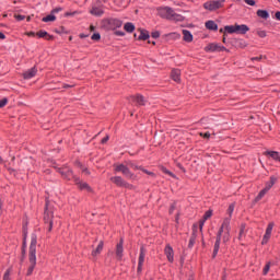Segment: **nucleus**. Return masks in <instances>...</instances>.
<instances>
[{
	"label": "nucleus",
	"instance_id": "1",
	"mask_svg": "<svg viewBox=\"0 0 280 280\" xmlns=\"http://www.w3.org/2000/svg\"><path fill=\"white\" fill-rule=\"evenodd\" d=\"M226 243L229 240H231V218H225L223 220V223L221 224V228L219 229V232L217 234V240L214 243V249L212 257H217L218 253L220 250V242Z\"/></svg>",
	"mask_w": 280,
	"mask_h": 280
},
{
	"label": "nucleus",
	"instance_id": "2",
	"mask_svg": "<svg viewBox=\"0 0 280 280\" xmlns=\"http://www.w3.org/2000/svg\"><path fill=\"white\" fill-rule=\"evenodd\" d=\"M36 244H38V240L36 237V234H32L30 252H28L30 266H28V269H27V272H26V277H32V273L34 272V269L36 268Z\"/></svg>",
	"mask_w": 280,
	"mask_h": 280
},
{
	"label": "nucleus",
	"instance_id": "3",
	"mask_svg": "<svg viewBox=\"0 0 280 280\" xmlns=\"http://www.w3.org/2000/svg\"><path fill=\"white\" fill-rule=\"evenodd\" d=\"M159 15L161 19H166L167 21H177L183 22L185 21V18L178 13L174 12V9L170 7H162L159 9Z\"/></svg>",
	"mask_w": 280,
	"mask_h": 280
},
{
	"label": "nucleus",
	"instance_id": "4",
	"mask_svg": "<svg viewBox=\"0 0 280 280\" xmlns=\"http://www.w3.org/2000/svg\"><path fill=\"white\" fill-rule=\"evenodd\" d=\"M114 172H121L125 178H129V180H137V175L130 172V168L125 164H115Z\"/></svg>",
	"mask_w": 280,
	"mask_h": 280
},
{
	"label": "nucleus",
	"instance_id": "5",
	"mask_svg": "<svg viewBox=\"0 0 280 280\" xmlns=\"http://www.w3.org/2000/svg\"><path fill=\"white\" fill-rule=\"evenodd\" d=\"M44 222L48 224V231L51 233V230L54 229V209L49 208V201H46Z\"/></svg>",
	"mask_w": 280,
	"mask_h": 280
},
{
	"label": "nucleus",
	"instance_id": "6",
	"mask_svg": "<svg viewBox=\"0 0 280 280\" xmlns=\"http://www.w3.org/2000/svg\"><path fill=\"white\" fill-rule=\"evenodd\" d=\"M224 3H226V0H210L203 3V8L209 12H215V10L224 8Z\"/></svg>",
	"mask_w": 280,
	"mask_h": 280
},
{
	"label": "nucleus",
	"instance_id": "7",
	"mask_svg": "<svg viewBox=\"0 0 280 280\" xmlns=\"http://www.w3.org/2000/svg\"><path fill=\"white\" fill-rule=\"evenodd\" d=\"M110 182L114 183L117 187H125L126 189L135 190L137 187L135 185L126 182L121 176L110 177Z\"/></svg>",
	"mask_w": 280,
	"mask_h": 280
},
{
	"label": "nucleus",
	"instance_id": "8",
	"mask_svg": "<svg viewBox=\"0 0 280 280\" xmlns=\"http://www.w3.org/2000/svg\"><path fill=\"white\" fill-rule=\"evenodd\" d=\"M74 183L81 191H88V194H93V188H91L88 183L80 180L79 177L74 178Z\"/></svg>",
	"mask_w": 280,
	"mask_h": 280
},
{
	"label": "nucleus",
	"instance_id": "9",
	"mask_svg": "<svg viewBox=\"0 0 280 280\" xmlns=\"http://www.w3.org/2000/svg\"><path fill=\"white\" fill-rule=\"evenodd\" d=\"M107 30H118L124 25V22L119 19H109L106 21Z\"/></svg>",
	"mask_w": 280,
	"mask_h": 280
},
{
	"label": "nucleus",
	"instance_id": "10",
	"mask_svg": "<svg viewBox=\"0 0 280 280\" xmlns=\"http://www.w3.org/2000/svg\"><path fill=\"white\" fill-rule=\"evenodd\" d=\"M205 51H229V49L220 44L211 43L205 47Z\"/></svg>",
	"mask_w": 280,
	"mask_h": 280
},
{
	"label": "nucleus",
	"instance_id": "11",
	"mask_svg": "<svg viewBox=\"0 0 280 280\" xmlns=\"http://www.w3.org/2000/svg\"><path fill=\"white\" fill-rule=\"evenodd\" d=\"M145 262V247H140V255L138 259V272H141L143 270V264Z\"/></svg>",
	"mask_w": 280,
	"mask_h": 280
},
{
	"label": "nucleus",
	"instance_id": "12",
	"mask_svg": "<svg viewBox=\"0 0 280 280\" xmlns=\"http://www.w3.org/2000/svg\"><path fill=\"white\" fill-rule=\"evenodd\" d=\"M62 177L66 178V180H75V176L73 175V171H71L69 167L60 168L59 170Z\"/></svg>",
	"mask_w": 280,
	"mask_h": 280
},
{
	"label": "nucleus",
	"instance_id": "13",
	"mask_svg": "<svg viewBox=\"0 0 280 280\" xmlns=\"http://www.w3.org/2000/svg\"><path fill=\"white\" fill-rule=\"evenodd\" d=\"M129 102H136L138 106H145V97L141 94L129 96Z\"/></svg>",
	"mask_w": 280,
	"mask_h": 280
},
{
	"label": "nucleus",
	"instance_id": "14",
	"mask_svg": "<svg viewBox=\"0 0 280 280\" xmlns=\"http://www.w3.org/2000/svg\"><path fill=\"white\" fill-rule=\"evenodd\" d=\"M164 254L166 255L167 261H170V264H174V248H172V245L167 244L165 246Z\"/></svg>",
	"mask_w": 280,
	"mask_h": 280
},
{
	"label": "nucleus",
	"instance_id": "15",
	"mask_svg": "<svg viewBox=\"0 0 280 280\" xmlns=\"http://www.w3.org/2000/svg\"><path fill=\"white\" fill-rule=\"evenodd\" d=\"M38 73V69H36V67H33L28 70H26L24 73H23V78L24 80H32V78H35V75Z\"/></svg>",
	"mask_w": 280,
	"mask_h": 280
},
{
	"label": "nucleus",
	"instance_id": "16",
	"mask_svg": "<svg viewBox=\"0 0 280 280\" xmlns=\"http://www.w3.org/2000/svg\"><path fill=\"white\" fill-rule=\"evenodd\" d=\"M116 257L117 259L124 257V238H120L119 243L116 245Z\"/></svg>",
	"mask_w": 280,
	"mask_h": 280
},
{
	"label": "nucleus",
	"instance_id": "17",
	"mask_svg": "<svg viewBox=\"0 0 280 280\" xmlns=\"http://www.w3.org/2000/svg\"><path fill=\"white\" fill-rule=\"evenodd\" d=\"M211 215H213V211L208 210V211L205 212L202 220L199 221V231L202 232V229L205 226V222H207V220H209V218H211Z\"/></svg>",
	"mask_w": 280,
	"mask_h": 280
},
{
	"label": "nucleus",
	"instance_id": "18",
	"mask_svg": "<svg viewBox=\"0 0 280 280\" xmlns=\"http://www.w3.org/2000/svg\"><path fill=\"white\" fill-rule=\"evenodd\" d=\"M264 155L270 156L273 161H278V163H280V153L277 151H266Z\"/></svg>",
	"mask_w": 280,
	"mask_h": 280
},
{
	"label": "nucleus",
	"instance_id": "19",
	"mask_svg": "<svg viewBox=\"0 0 280 280\" xmlns=\"http://www.w3.org/2000/svg\"><path fill=\"white\" fill-rule=\"evenodd\" d=\"M236 25V34H246L249 32V27L246 24H235Z\"/></svg>",
	"mask_w": 280,
	"mask_h": 280
},
{
	"label": "nucleus",
	"instance_id": "20",
	"mask_svg": "<svg viewBox=\"0 0 280 280\" xmlns=\"http://www.w3.org/2000/svg\"><path fill=\"white\" fill-rule=\"evenodd\" d=\"M183 36L185 43H191L194 40V35L188 30H183Z\"/></svg>",
	"mask_w": 280,
	"mask_h": 280
},
{
	"label": "nucleus",
	"instance_id": "21",
	"mask_svg": "<svg viewBox=\"0 0 280 280\" xmlns=\"http://www.w3.org/2000/svg\"><path fill=\"white\" fill-rule=\"evenodd\" d=\"M171 78H172V80H174V82L179 83L180 82V70L173 69L171 72Z\"/></svg>",
	"mask_w": 280,
	"mask_h": 280
},
{
	"label": "nucleus",
	"instance_id": "22",
	"mask_svg": "<svg viewBox=\"0 0 280 280\" xmlns=\"http://www.w3.org/2000/svg\"><path fill=\"white\" fill-rule=\"evenodd\" d=\"M90 14L93 16H102V14H104V9L100 7H93L90 11Z\"/></svg>",
	"mask_w": 280,
	"mask_h": 280
},
{
	"label": "nucleus",
	"instance_id": "23",
	"mask_svg": "<svg viewBox=\"0 0 280 280\" xmlns=\"http://www.w3.org/2000/svg\"><path fill=\"white\" fill-rule=\"evenodd\" d=\"M206 28L211 30L212 32H218V25L213 20H209L206 22Z\"/></svg>",
	"mask_w": 280,
	"mask_h": 280
},
{
	"label": "nucleus",
	"instance_id": "24",
	"mask_svg": "<svg viewBox=\"0 0 280 280\" xmlns=\"http://www.w3.org/2000/svg\"><path fill=\"white\" fill-rule=\"evenodd\" d=\"M36 36H38V38H46V40H51L54 38V36L49 35L46 31L37 32Z\"/></svg>",
	"mask_w": 280,
	"mask_h": 280
},
{
	"label": "nucleus",
	"instance_id": "25",
	"mask_svg": "<svg viewBox=\"0 0 280 280\" xmlns=\"http://www.w3.org/2000/svg\"><path fill=\"white\" fill-rule=\"evenodd\" d=\"M276 183H277V177L271 176V177H270V180L266 183L265 189H266L267 191H269V189H272V187H275V184H276Z\"/></svg>",
	"mask_w": 280,
	"mask_h": 280
},
{
	"label": "nucleus",
	"instance_id": "26",
	"mask_svg": "<svg viewBox=\"0 0 280 280\" xmlns=\"http://www.w3.org/2000/svg\"><path fill=\"white\" fill-rule=\"evenodd\" d=\"M102 250H104V242H103V241H101V242L98 243L96 249H94V250L92 252L93 257H97V255H100V253H102Z\"/></svg>",
	"mask_w": 280,
	"mask_h": 280
},
{
	"label": "nucleus",
	"instance_id": "27",
	"mask_svg": "<svg viewBox=\"0 0 280 280\" xmlns=\"http://www.w3.org/2000/svg\"><path fill=\"white\" fill-rule=\"evenodd\" d=\"M124 30L125 32H127L128 34H132V32H135V24L132 22H127L124 25Z\"/></svg>",
	"mask_w": 280,
	"mask_h": 280
},
{
	"label": "nucleus",
	"instance_id": "28",
	"mask_svg": "<svg viewBox=\"0 0 280 280\" xmlns=\"http://www.w3.org/2000/svg\"><path fill=\"white\" fill-rule=\"evenodd\" d=\"M257 16H259V19H270V13H268V11L266 10H258L257 11Z\"/></svg>",
	"mask_w": 280,
	"mask_h": 280
},
{
	"label": "nucleus",
	"instance_id": "29",
	"mask_svg": "<svg viewBox=\"0 0 280 280\" xmlns=\"http://www.w3.org/2000/svg\"><path fill=\"white\" fill-rule=\"evenodd\" d=\"M224 31L228 33V34H236V25H226L224 26Z\"/></svg>",
	"mask_w": 280,
	"mask_h": 280
},
{
	"label": "nucleus",
	"instance_id": "30",
	"mask_svg": "<svg viewBox=\"0 0 280 280\" xmlns=\"http://www.w3.org/2000/svg\"><path fill=\"white\" fill-rule=\"evenodd\" d=\"M150 38V33L148 31H141L138 40H148Z\"/></svg>",
	"mask_w": 280,
	"mask_h": 280
},
{
	"label": "nucleus",
	"instance_id": "31",
	"mask_svg": "<svg viewBox=\"0 0 280 280\" xmlns=\"http://www.w3.org/2000/svg\"><path fill=\"white\" fill-rule=\"evenodd\" d=\"M42 21H43L44 23L54 22V21H56V15H54V13H51V14H49V15L43 18Z\"/></svg>",
	"mask_w": 280,
	"mask_h": 280
},
{
	"label": "nucleus",
	"instance_id": "32",
	"mask_svg": "<svg viewBox=\"0 0 280 280\" xmlns=\"http://www.w3.org/2000/svg\"><path fill=\"white\" fill-rule=\"evenodd\" d=\"M12 268H8L3 275V279L2 280H12Z\"/></svg>",
	"mask_w": 280,
	"mask_h": 280
},
{
	"label": "nucleus",
	"instance_id": "33",
	"mask_svg": "<svg viewBox=\"0 0 280 280\" xmlns=\"http://www.w3.org/2000/svg\"><path fill=\"white\" fill-rule=\"evenodd\" d=\"M268 190L266 189V188H264V189H261L260 191H259V194L257 195V197L255 198V202H259V200H261V198H264V196H266V192H267Z\"/></svg>",
	"mask_w": 280,
	"mask_h": 280
},
{
	"label": "nucleus",
	"instance_id": "34",
	"mask_svg": "<svg viewBox=\"0 0 280 280\" xmlns=\"http://www.w3.org/2000/svg\"><path fill=\"white\" fill-rule=\"evenodd\" d=\"M235 211V203H231L230 206H229V208H228V214H229V217L228 218H230V222H231V218H233V212Z\"/></svg>",
	"mask_w": 280,
	"mask_h": 280
},
{
	"label": "nucleus",
	"instance_id": "35",
	"mask_svg": "<svg viewBox=\"0 0 280 280\" xmlns=\"http://www.w3.org/2000/svg\"><path fill=\"white\" fill-rule=\"evenodd\" d=\"M246 224H242L241 229H240V234H238V240L242 241V237H244V235H246Z\"/></svg>",
	"mask_w": 280,
	"mask_h": 280
},
{
	"label": "nucleus",
	"instance_id": "36",
	"mask_svg": "<svg viewBox=\"0 0 280 280\" xmlns=\"http://www.w3.org/2000/svg\"><path fill=\"white\" fill-rule=\"evenodd\" d=\"M272 229H275V223H269L265 233L267 235H272Z\"/></svg>",
	"mask_w": 280,
	"mask_h": 280
},
{
	"label": "nucleus",
	"instance_id": "37",
	"mask_svg": "<svg viewBox=\"0 0 280 280\" xmlns=\"http://www.w3.org/2000/svg\"><path fill=\"white\" fill-rule=\"evenodd\" d=\"M270 236L271 234H266L264 235L262 237V241H261V244L265 245V244H268L269 240H270Z\"/></svg>",
	"mask_w": 280,
	"mask_h": 280
},
{
	"label": "nucleus",
	"instance_id": "38",
	"mask_svg": "<svg viewBox=\"0 0 280 280\" xmlns=\"http://www.w3.org/2000/svg\"><path fill=\"white\" fill-rule=\"evenodd\" d=\"M128 165L129 167H132V170H140V171L143 170V166L136 165L132 162H129Z\"/></svg>",
	"mask_w": 280,
	"mask_h": 280
},
{
	"label": "nucleus",
	"instance_id": "39",
	"mask_svg": "<svg viewBox=\"0 0 280 280\" xmlns=\"http://www.w3.org/2000/svg\"><path fill=\"white\" fill-rule=\"evenodd\" d=\"M257 36H259V38H266L267 33H266V31L258 30L257 31Z\"/></svg>",
	"mask_w": 280,
	"mask_h": 280
},
{
	"label": "nucleus",
	"instance_id": "40",
	"mask_svg": "<svg viewBox=\"0 0 280 280\" xmlns=\"http://www.w3.org/2000/svg\"><path fill=\"white\" fill-rule=\"evenodd\" d=\"M268 272H270V262H267L264 270H262V275H268Z\"/></svg>",
	"mask_w": 280,
	"mask_h": 280
},
{
	"label": "nucleus",
	"instance_id": "41",
	"mask_svg": "<svg viewBox=\"0 0 280 280\" xmlns=\"http://www.w3.org/2000/svg\"><path fill=\"white\" fill-rule=\"evenodd\" d=\"M162 172L164 174H167L168 176H172V178H176V176L174 175V173L170 172L167 168H162Z\"/></svg>",
	"mask_w": 280,
	"mask_h": 280
},
{
	"label": "nucleus",
	"instance_id": "42",
	"mask_svg": "<svg viewBox=\"0 0 280 280\" xmlns=\"http://www.w3.org/2000/svg\"><path fill=\"white\" fill-rule=\"evenodd\" d=\"M91 38L92 40H100L102 38V35H100V33H94Z\"/></svg>",
	"mask_w": 280,
	"mask_h": 280
},
{
	"label": "nucleus",
	"instance_id": "43",
	"mask_svg": "<svg viewBox=\"0 0 280 280\" xmlns=\"http://www.w3.org/2000/svg\"><path fill=\"white\" fill-rule=\"evenodd\" d=\"M194 244H196V236L192 235L189 240V244H188L189 248H191Z\"/></svg>",
	"mask_w": 280,
	"mask_h": 280
},
{
	"label": "nucleus",
	"instance_id": "44",
	"mask_svg": "<svg viewBox=\"0 0 280 280\" xmlns=\"http://www.w3.org/2000/svg\"><path fill=\"white\" fill-rule=\"evenodd\" d=\"M8 104V98L0 100V108H3Z\"/></svg>",
	"mask_w": 280,
	"mask_h": 280
},
{
	"label": "nucleus",
	"instance_id": "45",
	"mask_svg": "<svg viewBox=\"0 0 280 280\" xmlns=\"http://www.w3.org/2000/svg\"><path fill=\"white\" fill-rule=\"evenodd\" d=\"M151 36H152V38H160L161 33L159 31H155V32L151 33Z\"/></svg>",
	"mask_w": 280,
	"mask_h": 280
},
{
	"label": "nucleus",
	"instance_id": "46",
	"mask_svg": "<svg viewBox=\"0 0 280 280\" xmlns=\"http://www.w3.org/2000/svg\"><path fill=\"white\" fill-rule=\"evenodd\" d=\"M140 172H143L144 174H148V176H153V177L155 176L154 173H152V172H150V171H148V170H145L143 167H142V170Z\"/></svg>",
	"mask_w": 280,
	"mask_h": 280
},
{
	"label": "nucleus",
	"instance_id": "47",
	"mask_svg": "<svg viewBox=\"0 0 280 280\" xmlns=\"http://www.w3.org/2000/svg\"><path fill=\"white\" fill-rule=\"evenodd\" d=\"M58 12H62V8H60V7L55 8V9L51 11V14H58Z\"/></svg>",
	"mask_w": 280,
	"mask_h": 280
},
{
	"label": "nucleus",
	"instance_id": "48",
	"mask_svg": "<svg viewBox=\"0 0 280 280\" xmlns=\"http://www.w3.org/2000/svg\"><path fill=\"white\" fill-rule=\"evenodd\" d=\"M75 14H78V11L66 12V13H65V16H75Z\"/></svg>",
	"mask_w": 280,
	"mask_h": 280
},
{
	"label": "nucleus",
	"instance_id": "49",
	"mask_svg": "<svg viewBox=\"0 0 280 280\" xmlns=\"http://www.w3.org/2000/svg\"><path fill=\"white\" fill-rule=\"evenodd\" d=\"M16 21H25V15H14Z\"/></svg>",
	"mask_w": 280,
	"mask_h": 280
},
{
	"label": "nucleus",
	"instance_id": "50",
	"mask_svg": "<svg viewBox=\"0 0 280 280\" xmlns=\"http://www.w3.org/2000/svg\"><path fill=\"white\" fill-rule=\"evenodd\" d=\"M200 136H201L203 139H209V137H211V133L206 132V133H200Z\"/></svg>",
	"mask_w": 280,
	"mask_h": 280
},
{
	"label": "nucleus",
	"instance_id": "51",
	"mask_svg": "<svg viewBox=\"0 0 280 280\" xmlns=\"http://www.w3.org/2000/svg\"><path fill=\"white\" fill-rule=\"evenodd\" d=\"M245 3H247V5H255V0H245Z\"/></svg>",
	"mask_w": 280,
	"mask_h": 280
},
{
	"label": "nucleus",
	"instance_id": "52",
	"mask_svg": "<svg viewBox=\"0 0 280 280\" xmlns=\"http://www.w3.org/2000/svg\"><path fill=\"white\" fill-rule=\"evenodd\" d=\"M115 34H116V36H126V33H124L121 31H116Z\"/></svg>",
	"mask_w": 280,
	"mask_h": 280
},
{
	"label": "nucleus",
	"instance_id": "53",
	"mask_svg": "<svg viewBox=\"0 0 280 280\" xmlns=\"http://www.w3.org/2000/svg\"><path fill=\"white\" fill-rule=\"evenodd\" d=\"M175 209H176V206H175V205H172L171 208H170V210H168V212H170V213H174Z\"/></svg>",
	"mask_w": 280,
	"mask_h": 280
},
{
	"label": "nucleus",
	"instance_id": "54",
	"mask_svg": "<svg viewBox=\"0 0 280 280\" xmlns=\"http://www.w3.org/2000/svg\"><path fill=\"white\" fill-rule=\"evenodd\" d=\"M108 139H109V137L106 136L105 138H103V139L101 140V143H107V142H108Z\"/></svg>",
	"mask_w": 280,
	"mask_h": 280
},
{
	"label": "nucleus",
	"instance_id": "55",
	"mask_svg": "<svg viewBox=\"0 0 280 280\" xmlns=\"http://www.w3.org/2000/svg\"><path fill=\"white\" fill-rule=\"evenodd\" d=\"M276 19H277V21H280V11L276 12Z\"/></svg>",
	"mask_w": 280,
	"mask_h": 280
},
{
	"label": "nucleus",
	"instance_id": "56",
	"mask_svg": "<svg viewBox=\"0 0 280 280\" xmlns=\"http://www.w3.org/2000/svg\"><path fill=\"white\" fill-rule=\"evenodd\" d=\"M0 40H5V34L0 33Z\"/></svg>",
	"mask_w": 280,
	"mask_h": 280
},
{
	"label": "nucleus",
	"instance_id": "57",
	"mask_svg": "<svg viewBox=\"0 0 280 280\" xmlns=\"http://www.w3.org/2000/svg\"><path fill=\"white\" fill-rule=\"evenodd\" d=\"M223 43L226 44V33L223 34Z\"/></svg>",
	"mask_w": 280,
	"mask_h": 280
},
{
	"label": "nucleus",
	"instance_id": "58",
	"mask_svg": "<svg viewBox=\"0 0 280 280\" xmlns=\"http://www.w3.org/2000/svg\"><path fill=\"white\" fill-rule=\"evenodd\" d=\"M27 36H36V33L30 32V33H27Z\"/></svg>",
	"mask_w": 280,
	"mask_h": 280
},
{
	"label": "nucleus",
	"instance_id": "59",
	"mask_svg": "<svg viewBox=\"0 0 280 280\" xmlns=\"http://www.w3.org/2000/svg\"><path fill=\"white\" fill-rule=\"evenodd\" d=\"M116 3H118V5H121V3H124V0H115Z\"/></svg>",
	"mask_w": 280,
	"mask_h": 280
},
{
	"label": "nucleus",
	"instance_id": "60",
	"mask_svg": "<svg viewBox=\"0 0 280 280\" xmlns=\"http://www.w3.org/2000/svg\"><path fill=\"white\" fill-rule=\"evenodd\" d=\"M220 33L223 34V35H224V34H228L224 28H220Z\"/></svg>",
	"mask_w": 280,
	"mask_h": 280
},
{
	"label": "nucleus",
	"instance_id": "61",
	"mask_svg": "<svg viewBox=\"0 0 280 280\" xmlns=\"http://www.w3.org/2000/svg\"><path fill=\"white\" fill-rule=\"evenodd\" d=\"M27 236L26 235H24V242H23V244H24V246H26V244H27Z\"/></svg>",
	"mask_w": 280,
	"mask_h": 280
},
{
	"label": "nucleus",
	"instance_id": "62",
	"mask_svg": "<svg viewBox=\"0 0 280 280\" xmlns=\"http://www.w3.org/2000/svg\"><path fill=\"white\" fill-rule=\"evenodd\" d=\"M63 89H71V85L65 84V85H63Z\"/></svg>",
	"mask_w": 280,
	"mask_h": 280
},
{
	"label": "nucleus",
	"instance_id": "63",
	"mask_svg": "<svg viewBox=\"0 0 280 280\" xmlns=\"http://www.w3.org/2000/svg\"><path fill=\"white\" fill-rule=\"evenodd\" d=\"M252 60H261L259 57H253Z\"/></svg>",
	"mask_w": 280,
	"mask_h": 280
},
{
	"label": "nucleus",
	"instance_id": "64",
	"mask_svg": "<svg viewBox=\"0 0 280 280\" xmlns=\"http://www.w3.org/2000/svg\"><path fill=\"white\" fill-rule=\"evenodd\" d=\"M83 172H84L85 174H90L88 168H83Z\"/></svg>",
	"mask_w": 280,
	"mask_h": 280
}]
</instances>
